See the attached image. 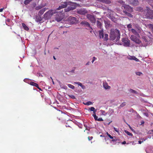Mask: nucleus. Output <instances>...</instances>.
<instances>
[{"instance_id":"10","label":"nucleus","mask_w":153,"mask_h":153,"mask_svg":"<svg viewBox=\"0 0 153 153\" xmlns=\"http://www.w3.org/2000/svg\"><path fill=\"white\" fill-rule=\"evenodd\" d=\"M123 7H124V10L123 11H126L129 12H131L133 11V9L131 7L128 5H124L123 6Z\"/></svg>"},{"instance_id":"27","label":"nucleus","mask_w":153,"mask_h":153,"mask_svg":"<svg viewBox=\"0 0 153 153\" xmlns=\"http://www.w3.org/2000/svg\"><path fill=\"white\" fill-rule=\"evenodd\" d=\"M131 32L137 36L139 35L138 32L134 29H131Z\"/></svg>"},{"instance_id":"63","label":"nucleus","mask_w":153,"mask_h":153,"mask_svg":"<svg viewBox=\"0 0 153 153\" xmlns=\"http://www.w3.org/2000/svg\"><path fill=\"white\" fill-rule=\"evenodd\" d=\"M130 128L132 131H133V129H131V128L130 126Z\"/></svg>"},{"instance_id":"18","label":"nucleus","mask_w":153,"mask_h":153,"mask_svg":"<svg viewBox=\"0 0 153 153\" xmlns=\"http://www.w3.org/2000/svg\"><path fill=\"white\" fill-rule=\"evenodd\" d=\"M97 1L106 4H109L111 3L109 0H97Z\"/></svg>"},{"instance_id":"15","label":"nucleus","mask_w":153,"mask_h":153,"mask_svg":"<svg viewBox=\"0 0 153 153\" xmlns=\"http://www.w3.org/2000/svg\"><path fill=\"white\" fill-rule=\"evenodd\" d=\"M143 41L144 43V44H143L141 43V44L140 45V46H146L148 42V40L145 37H143Z\"/></svg>"},{"instance_id":"12","label":"nucleus","mask_w":153,"mask_h":153,"mask_svg":"<svg viewBox=\"0 0 153 153\" xmlns=\"http://www.w3.org/2000/svg\"><path fill=\"white\" fill-rule=\"evenodd\" d=\"M76 8L75 6H68L67 8L64 9V11L63 12H68L70 11L74 10Z\"/></svg>"},{"instance_id":"58","label":"nucleus","mask_w":153,"mask_h":153,"mask_svg":"<svg viewBox=\"0 0 153 153\" xmlns=\"http://www.w3.org/2000/svg\"><path fill=\"white\" fill-rule=\"evenodd\" d=\"M108 102H113V100H111V101H108Z\"/></svg>"},{"instance_id":"7","label":"nucleus","mask_w":153,"mask_h":153,"mask_svg":"<svg viewBox=\"0 0 153 153\" xmlns=\"http://www.w3.org/2000/svg\"><path fill=\"white\" fill-rule=\"evenodd\" d=\"M68 20L71 24L76 23L78 22V20L75 17L71 16L68 18Z\"/></svg>"},{"instance_id":"34","label":"nucleus","mask_w":153,"mask_h":153,"mask_svg":"<svg viewBox=\"0 0 153 153\" xmlns=\"http://www.w3.org/2000/svg\"><path fill=\"white\" fill-rule=\"evenodd\" d=\"M83 103L86 105H92L93 104V102L90 101H89L87 102L86 103L83 102Z\"/></svg>"},{"instance_id":"33","label":"nucleus","mask_w":153,"mask_h":153,"mask_svg":"<svg viewBox=\"0 0 153 153\" xmlns=\"http://www.w3.org/2000/svg\"><path fill=\"white\" fill-rule=\"evenodd\" d=\"M44 6L42 5H39L36 7L35 8V9L36 10H39L40 9H41Z\"/></svg>"},{"instance_id":"32","label":"nucleus","mask_w":153,"mask_h":153,"mask_svg":"<svg viewBox=\"0 0 153 153\" xmlns=\"http://www.w3.org/2000/svg\"><path fill=\"white\" fill-rule=\"evenodd\" d=\"M129 91L131 93H133L134 94H137L138 93L137 91L131 89L129 90Z\"/></svg>"},{"instance_id":"57","label":"nucleus","mask_w":153,"mask_h":153,"mask_svg":"<svg viewBox=\"0 0 153 153\" xmlns=\"http://www.w3.org/2000/svg\"><path fill=\"white\" fill-rule=\"evenodd\" d=\"M70 72H72V73H74V70H72Z\"/></svg>"},{"instance_id":"61","label":"nucleus","mask_w":153,"mask_h":153,"mask_svg":"<svg viewBox=\"0 0 153 153\" xmlns=\"http://www.w3.org/2000/svg\"><path fill=\"white\" fill-rule=\"evenodd\" d=\"M54 50H55V49H58H58H59V48H54Z\"/></svg>"},{"instance_id":"62","label":"nucleus","mask_w":153,"mask_h":153,"mask_svg":"<svg viewBox=\"0 0 153 153\" xmlns=\"http://www.w3.org/2000/svg\"><path fill=\"white\" fill-rule=\"evenodd\" d=\"M53 58L54 60H56V58H55L54 56H53Z\"/></svg>"},{"instance_id":"42","label":"nucleus","mask_w":153,"mask_h":153,"mask_svg":"<svg viewBox=\"0 0 153 153\" xmlns=\"http://www.w3.org/2000/svg\"><path fill=\"white\" fill-rule=\"evenodd\" d=\"M106 134L111 139H113L114 137H113L110 135L107 132L106 133Z\"/></svg>"},{"instance_id":"19","label":"nucleus","mask_w":153,"mask_h":153,"mask_svg":"<svg viewBox=\"0 0 153 153\" xmlns=\"http://www.w3.org/2000/svg\"><path fill=\"white\" fill-rule=\"evenodd\" d=\"M47 9V8H43L40 10L38 13V15L41 16L42 15L44 12Z\"/></svg>"},{"instance_id":"29","label":"nucleus","mask_w":153,"mask_h":153,"mask_svg":"<svg viewBox=\"0 0 153 153\" xmlns=\"http://www.w3.org/2000/svg\"><path fill=\"white\" fill-rule=\"evenodd\" d=\"M136 29L138 33H141L142 31V29L140 27L138 26H137L136 27Z\"/></svg>"},{"instance_id":"26","label":"nucleus","mask_w":153,"mask_h":153,"mask_svg":"<svg viewBox=\"0 0 153 153\" xmlns=\"http://www.w3.org/2000/svg\"><path fill=\"white\" fill-rule=\"evenodd\" d=\"M97 27L98 28H99L100 29L102 28V24H101V23L100 21H97Z\"/></svg>"},{"instance_id":"21","label":"nucleus","mask_w":153,"mask_h":153,"mask_svg":"<svg viewBox=\"0 0 153 153\" xmlns=\"http://www.w3.org/2000/svg\"><path fill=\"white\" fill-rule=\"evenodd\" d=\"M74 83L78 85H79L83 89H86L85 86L82 85V84L79 82H74Z\"/></svg>"},{"instance_id":"54","label":"nucleus","mask_w":153,"mask_h":153,"mask_svg":"<svg viewBox=\"0 0 153 153\" xmlns=\"http://www.w3.org/2000/svg\"><path fill=\"white\" fill-rule=\"evenodd\" d=\"M143 10V8L142 7H140L139 9L140 11H141Z\"/></svg>"},{"instance_id":"59","label":"nucleus","mask_w":153,"mask_h":153,"mask_svg":"<svg viewBox=\"0 0 153 153\" xmlns=\"http://www.w3.org/2000/svg\"><path fill=\"white\" fill-rule=\"evenodd\" d=\"M125 103V102H123L122 104L121 105H125L126 104Z\"/></svg>"},{"instance_id":"28","label":"nucleus","mask_w":153,"mask_h":153,"mask_svg":"<svg viewBox=\"0 0 153 153\" xmlns=\"http://www.w3.org/2000/svg\"><path fill=\"white\" fill-rule=\"evenodd\" d=\"M114 139L113 138V139H112V140H111V142H112L113 143V144L114 145H115L116 144L117 141V138L115 137H114Z\"/></svg>"},{"instance_id":"6","label":"nucleus","mask_w":153,"mask_h":153,"mask_svg":"<svg viewBox=\"0 0 153 153\" xmlns=\"http://www.w3.org/2000/svg\"><path fill=\"white\" fill-rule=\"evenodd\" d=\"M73 4V3L71 2H65L62 3L57 9L58 10H60L61 9L66 7L68 5H72Z\"/></svg>"},{"instance_id":"30","label":"nucleus","mask_w":153,"mask_h":153,"mask_svg":"<svg viewBox=\"0 0 153 153\" xmlns=\"http://www.w3.org/2000/svg\"><path fill=\"white\" fill-rule=\"evenodd\" d=\"M22 26L24 28V29L26 30H29L28 27L26 26V25L24 23H22Z\"/></svg>"},{"instance_id":"36","label":"nucleus","mask_w":153,"mask_h":153,"mask_svg":"<svg viewBox=\"0 0 153 153\" xmlns=\"http://www.w3.org/2000/svg\"><path fill=\"white\" fill-rule=\"evenodd\" d=\"M125 132L128 135L132 136L133 134L129 132L127 130H125Z\"/></svg>"},{"instance_id":"13","label":"nucleus","mask_w":153,"mask_h":153,"mask_svg":"<svg viewBox=\"0 0 153 153\" xmlns=\"http://www.w3.org/2000/svg\"><path fill=\"white\" fill-rule=\"evenodd\" d=\"M127 58L130 60H134L136 62H140V60L134 56H129L127 57Z\"/></svg>"},{"instance_id":"64","label":"nucleus","mask_w":153,"mask_h":153,"mask_svg":"<svg viewBox=\"0 0 153 153\" xmlns=\"http://www.w3.org/2000/svg\"><path fill=\"white\" fill-rule=\"evenodd\" d=\"M142 123H144V122H143Z\"/></svg>"},{"instance_id":"37","label":"nucleus","mask_w":153,"mask_h":153,"mask_svg":"<svg viewBox=\"0 0 153 153\" xmlns=\"http://www.w3.org/2000/svg\"><path fill=\"white\" fill-rule=\"evenodd\" d=\"M148 134H152V139H153V130H150L148 131Z\"/></svg>"},{"instance_id":"20","label":"nucleus","mask_w":153,"mask_h":153,"mask_svg":"<svg viewBox=\"0 0 153 153\" xmlns=\"http://www.w3.org/2000/svg\"><path fill=\"white\" fill-rule=\"evenodd\" d=\"M42 19L40 16H36L35 17V21L37 22L42 21Z\"/></svg>"},{"instance_id":"38","label":"nucleus","mask_w":153,"mask_h":153,"mask_svg":"<svg viewBox=\"0 0 153 153\" xmlns=\"http://www.w3.org/2000/svg\"><path fill=\"white\" fill-rule=\"evenodd\" d=\"M67 86L70 88L72 89H74V86H73V85H71L70 84H68L67 85Z\"/></svg>"},{"instance_id":"52","label":"nucleus","mask_w":153,"mask_h":153,"mask_svg":"<svg viewBox=\"0 0 153 153\" xmlns=\"http://www.w3.org/2000/svg\"><path fill=\"white\" fill-rule=\"evenodd\" d=\"M126 141H124L122 143V144H126Z\"/></svg>"},{"instance_id":"51","label":"nucleus","mask_w":153,"mask_h":153,"mask_svg":"<svg viewBox=\"0 0 153 153\" xmlns=\"http://www.w3.org/2000/svg\"><path fill=\"white\" fill-rule=\"evenodd\" d=\"M150 26H151V27L152 28V30L153 32V25H151Z\"/></svg>"},{"instance_id":"5","label":"nucleus","mask_w":153,"mask_h":153,"mask_svg":"<svg viewBox=\"0 0 153 153\" xmlns=\"http://www.w3.org/2000/svg\"><path fill=\"white\" fill-rule=\"evenodd\" d=\"M56 10H50L46 12L44 15V17L45 19H47L49 18L51 16L55 14Z\"/></svg>"},{"instance_id":"39","label":"nucleus","mask_w":153,"mask_h":153,"mask_svg":"<svg viewBox=\"0 0 153 153\" xmlns=\"http://www.w3.org/2000/svg\"><path fill=\"white\" fill-rule=\"evenodd\" d=\"M108 39V35L107 34H105L104 35V40L105 41H107Z\"/></svg>"},{"instance_id":"16","label":"nucleus","mask_w":153,"mask_h":153,"mask_svg":"<svg viewBox=\"0 0 153 153\" xmlns=\"http://www.w3.org/2000/svg\"><path fill=\"white\" fill-rule=\"evenodd\" d=\"M88 110L91 111H93V114L92 115L93 116H94V115H96V113L97 111V109H95L94 107H92L91 108H89Z\"/></svg>"},{"instance_id":"44","label":"nucleus","mask_w":153,"mask_h":153,"mask_svg":"<svg viewBox=\"0 0 153 153\" xmlns=\"http://www.w3.org/2000/svg\"><path fill=\"white\" fill-rule=\"evenodd\" d=\"M69 96L70 97H71V98L73 99H76L75 97L73 95H69Z\"/></svg>"},{"instance_id":"53","label":"nucleus","mask_w":153,"mask_h":153,"mask_svg":"<svg viewBox=\"0 0 153 153\" xmlns=\"http://www.w3.org/2000/svg\"><path fill=\"white\" fill-rule=\"evenodd\" d=\"M4 9V8L0 9V12H1L3 11V10Z\"/></svg>"},{"instance_id":"1","label":"nucleus","mask_w":153,"mask_h":153,"mask_svg":"<svg viewBox=\"0 0 153 153\" xmlns=\"http://www.w3.org/2000/svg\"><path fill=\"white\" fill-rule=\"evenodd\" d=\"M120 38V31L117 29L111 30L110 39L116 42V44L118 42Z\"/></svg>"},{"instance_id":"46","label":"nucleus","mask_w":153,"mask_h":153,"mask_svg":"<svg viewBox=\"0 0 153 153\" xmlns=\"http://www.w3.org/2000/svg\"><path fill=\"white\" fill-rule=\"evenodd\" d=\"M93 138V137L92 136L91 137H88V139L89 140H91Z\"/></svg>"},{"instance_id":"47","label":"nucleus","mask_w":153,"mask_h":153,"mask_svg":"<svg viewBox=\"0 0 153 153\" xmlns=\"http://www.w3.org/2000/svg\"><path fill=\"white\" fill-rule=\"evenodd\" d=\"M94 118V119L95 120H98V117L96 116V115H95L94 116H93Z\"/></svg>"},{"instance_id":"56","label":"nucleus","mask_w":153,"mask_h":153,"mask_svg":"<svg viewBox=\"0 0 153 153\" xmlns=\"http://www.w3.org/2000/svg\"><path fill=\"white\" fill-rule=\"evenodd\" d=\"M138 143H139V144H140L142 143V141H140V140H139L138 141Z\"/></svg>"},{"instance_id":"11","label":"nucleus","mask_w":153,"mask_h":153,"mask_svg":"<svg viewBox=\"0 0 153 153\" xmlns=\"http://www.w3.org/2000/svg\"><path fill=\"white\" fill-rule=\"evenodd\" d=\"M87 10L84 9L78 10L77 11V13L82 15H85L87 13Z\"/></svg>"},{"instance_id":"25","label":"nucleus","mask_w":153,"mask_h":153,"mask_svg":"<svg viewBox=\"0 0 153 153\" xmlns=\"http://www.w3.org/2000/svg\"><path fill=\"white\" fill-rule=\"evenodd\" d=\"M123 12L126 15L128 16L131 18H132L133 17V15H131L130 13H128L126 11H123Z\"/></svg>"},{"instance_id":"8","label":"nucleus","mask_w":153,"mask_h":153,"mask_svg":"<svg viewBox=\"0 0 153 153\" xmlns=\"http://www.w3.org/2000/svg\"><path fill=\"white\" fill-rule=\"evenodd\" d=\"M87 17L91 22L93 23H95L96 19L94 16L88 14L87 15Z\"/></svg>"},{"instance_id":"45","label":"nucleus","mask_w":153,"mask_h":153,"mask_svg":"<svg viewBox=\"0 0 153 153\" xmlns=\"http://www.w3.org/2000/svg\"><path fill=\"white\" fill-rule=\"evenodd\" d=\"M127 27L128 29L131 28H132V25L131 24H129L127 25Z\"/></svg>"},{"instance_id":"41","label":"nucleus","mask_w":153,"mask_h":153,"mask_svg":"<svg viewBox=\"0 0 153 153\" xmlns=\"http://www.w3.org/2000/svg\"><path fill=\"white\" fill-rule=\"evenodd\" d=\"M101 112L102 114L105 116L106 114V113H105V111L102 110H101L100 111Z\"/></svg>"},{"instance_id":"2","label":"nucleus","mask_w":153,"mask_h":153,"mask_svg":"<svg viewBox=\"0 0 153 153\" xmlns=\"http://www.w3.org/2000/svg\"><path fill=\"white\" fill-rule=\"evenodd\" d=\"M144 14L148 19H153V10H151L148 7H146V9L144 12Z\"/></svg>"},{"instance_id":"31","label":"nucleus","mask_w":153,"mask_h":153,"mask_svg":"<svg viewBox=\"0 0 153 153\" xmlns=\"http://www.w3.org/2000/svg\"><path fill=\"white\" fill-rule=\"evenodd\" d=\"M133 3H132V4L134 6H136L138 5L139 4V2L138 0H133Z\"/></svg>"},{"instance_id":"43","label":"nucleus","mask_w":153,"mask_h":153,"mask_svg":"<svg viewBox=\"0 0 153 153\" xmlns=\"http://www.w3.org/2000/svg\"><path fill=\"white\" fill-rule=\"evenodd\" d=\"M97 59V58L95 57L94 56L93 57V59L91 61V62L92 63H93Z\"/></svg>"},{"instance_id":"35","label":"nucleus","mask_w":153,"mask_h":153,"mask_svg":"<svg viewBox=\"0 0 153 153\" xmlns=\"http://www.w3.org/2000/svg\"><path fill=\"white\" fill-rule=\"evenodd\" d=\"M32 1V0H25L24 1V4L25 5H27Z\"/></svg>"},{"instance_id":"24","label":"nucleus","mask_w":153,"mask_h":153,"mask_svg":"<svg viewBox=\"0 0 153 153\" xmlns=\"http://www.w3.org/2000/svg\"><path fill=\"white\" fill-rule=\"evenodd\" d=\"M108 17L114 22H116L117 21L116 19L112 15H109Z\"/></svg>"},{"instance_id":"9","label":"nucleus","mask_w":153,"mask_h":153,"mask_svg":"<svg viewBox=\"0 0 153 153\" xmlns=\"http://www.w3.org/2000/svg\"><path fill=\"white\" fill-rule=\"evenodd\" d=\"M131 39L135 43L138 45H140L141 44V41L138 39L136 38L135 36H131Z\"/></svg>"},{"instance_id":"17","label":"nucleus","mask_w":153,"mask_h":153,"mask_svg":"<svg viewBox=\"0 0 153 153\" xmlns=\"http://www.w3.org/2000/svg\"><path fill=\"white\" fill-rule=\"evenodd\" d=\"M103 86L105 89H109L111 88L110 86L108 85L107 83L106 82H103Z\"/></svg>"},{"instance_id":"3","label":"nucleus","mask_w":153,"mask_h":153,"mask_svg":"<svg viewBox=\"0 0 153 153\" xmlns=\"http://www.w3.org/2000/svg\"><path fill=\"white\" fill-rule=\"evenodd\" d=\"M56 14L55 15L54 18L55 21L59 22L63 19L64 14L63 10L60 11L59 12L56 11Z\"/></svg>"},{"instance_id":"50","label":"nucleus","mask_w":153,"mask_h":153,"mask_svg":"<svg viewBox=\"0 0 153 153\" xmlns=\"http://www.w3.org/2000/svg\"><path fill=\"white\" fill-rule=\"evenodd\" d=\"M38 74H39V76H41V77L42 76V74H41L40 73H38Z\"/></svg>"},{"instance_id":"40","label":"nucleus","mask_w":153,"mask_h":153,"mask_svg":"<svg viewBox=\"0 0 153 153\" xmlns=\"http://www.w3.org/2000/svg\"><path fill=\"white\" fill-rule=\"evenodd\" d=\"M136 75L140 76L141 75H143V74L140 72H137L136 73Z\"/></svg>"},{"instance_id":"14","label":"nucleus","mask_w":153,"mask_h":153,"mask_svg":"<svg viewBox=\"0 0 153 153\" xmlns=\"http://www.w3.org/2000/svg\"><path fill=\"white\" fill-rule=\"evenodd\" d=\"M80 24L82 25H84L86 27H88L92 30V27H91L87 21H82L81 22Z\"/></svg>"},{"instance_id":"4","label":"nucleus","mask_w":153,"mask_h":153,"mask_svg":"<svg viewBox=\"0 0 153 153\" xmlns=\"http://www.w3.org/2000/svg\"><path fill=\"white\" fill-rule=\"evenodd\" d=\"M130 41L127 38H122L121 41H119L117 43V44L119 45H123L125 47H129L130 45Z\"/></svg>"},{"instance_id":"49","label":"nucleus","mask_w":153,"mask_h":153,"mask_svg":"<svg viewBox=\"0 0 153 153\" xmlns=\"http://www.w3.org/2000/svg\"><path fill=\"white\" fill-rule=\"evenodd\" d=\"M97 121H103V120L102 118H99L98 119Z\"/></svg>"},{"instance_id":"48","label":"nucleus","mask_w":153,"mask_h":153,"mask_svg":"<svg viewBox=\"0 0 153 153\" xmlns=\"http://www.w3.org/2000/svg\"><path fill=\"white\" fill-rule=\"evenodd\" d=\"M114 131H115L116 132H119L118 129H117V128H116L114 127Z\"/></svg>"},{"instance_id":"60","label":"nucleus","mask_w":153,"mask_h":153,"mask_svg":"<svg viewBox=\"0 0 153 153\" xmlns=\"http://www.w3.org/2000/svg\"><path fill=\"white\" fill-rule=\"evenodd\" d=\"M146 152L147 153H149V152H148V150H146Z\"/></svg>"},{"instance_id":"23","label":"nucleus","mask_w":153,"mask_h":153,"mask_svg":"<svg viewBox=\"0 0 153 153\" xmlns=\"http://www.w3.org/2000/svg\"><path fill=\"white\" fill-rule=\"evenodd\" d=\"M30 84L36 87L37 88L39 89L40 90H42L39 87V85L37 84L34 82H30Z\"/></svg>"},{"instance_id":"22","label":"nucleus","mask_w":153,"mask_h":153,"mask_svg":"<svg viewBox=\"0 0 153 153\" xmlns=\"http://www.w3.org/2000/svg\"><path fill=\"white\" fill-rule=\"evenodd\" d=\"M103 30L101 29L99 31V36L100 38H103L104 37V33L103 32Z\"/></svg>"},{"instance_id":"55","label":"nucleus","mask_w":153,"mask_h":153,"mask_svg":"<svg viewBox=\"0 0 153 153\" xmlns=\"http://www.w3.org/2000/svg\"><path fill=\"white\" fill-rule=\"evenodd\" d=\"M90 63V62H88L86 64V65H89Z\"/></svg>"}]
</instances>
